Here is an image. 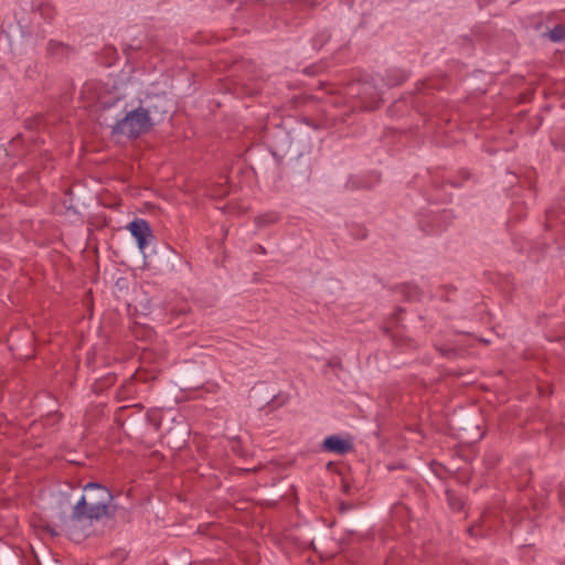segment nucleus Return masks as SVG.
<instances>
[{
  "instance_id": "f257e3e1",
  "label": "nucleus",
  "mask_w": 565,
  "mask_h": 565,
  "mask_svg": "<svg viewBox=\"0 0 565 565\" xmlns=\"http://www.w3.org/2000/svg\"><path fill=\"white\" fill-rule=\"evenodd\" d=\"M113 494L103 484L89 482L83 488L81 499L74 504L71 514L61 518L63 530L72 540H81L88 535L94 521L114 515Z\"/></svg>"
},
{
  "instance_id": "f03ea898",
  "label": "nucleus",
  "mask_w": 565,
  "mask_h": 565,
  "mask_svg": "<svg viewBox=\"0 0 565 565\" xmlns=\"http://www.w3.org/2000/svg\"><path fill=\"white\" fill-rule=\"evenodd\" d=\"M152 127L151 119H149L148 115L143 114V108L137 107L127 111L122 118L118 119L113 125L111 132L136 139L149 132Z\"/></svg>"
},
{
  "instance_id": "7ed1b4c3",
  "label": "nucleus",
  "mask_w": 565,
  "mask_h": 565,
  "mask_svg": "<svg viewBox=\"0 0 565 565\" xmlns=\"http://www.w3.org/2000/svg\"><path fill=\"white\" fill-rule=\"evenodd\" d=\"M168 100L163 95L147 96L146 99L140 102V108H143V114L148 115L151 119L152 126L160 121L163 115L168 111Z\"/></svg>"
},
{
  "instance_id": "20e7f679",
  "label": "nucleus",
  "mask_w": 565,
  "mask_h": 565,
  "mask_svg": "<svg viewBox=\"0 0 565 565\" xmlns=\"http://www.w3.org/2000/svg\"><path fill=\"white\" fill-rule=\"evenodd\" d=\"M361 103L362 107L366 110H373L380 107L381 104V88L376 85L374 79L365 81L361 84Z\"/></svg>"
},
{
  "instance_id": "39448f33",
  "label": "nucleus",
  "mask_w": 565,
  "mask_h": 565,
  "mask_svg": "<svg viewBox=\"0 0 565 565\" xmlns=\"http://www.w3.org/2000/svg\"><path fill=\"white\" fill-rule=\"evenodd\" d=\"M127 227L137 239L139 249L143 250L153 237L149 223L146 220L136 218Z\"/></svg>"
},
{
  "instance_id": "423d86ee",
  "label": "nucleus",
  "mask_w": 565,
  "mask_h": 565,
  "mask_svg": "<svg viewBox=\"0 0 565 565\" xmlns=\"http://www.w3.org/2000/svg\"><path fill=\"white\" fill-rule=\"evenodd\" d=\"M323 449L337 455H345L352 450V443L338 435H331L323 440Z\"/></svg>"
},
{
  "instance_id": "0eeeda50",
  "label": "nucleus",
  "mask_w": 565,
  "mask_h": 565,
  "mask_svg": "<svg viewBox=\"0 0 565 565\" xmlns=\"http://www.w3.org/2000/svg\"><path fill=\"white\" fill-rule=\"evenodd\" d=\"M30 11L33 18H40L45 22L53 20L55 15V9L53 4L47 0H35L30 4Z\"/></svg>"
},
{
  "instance_id": "6e6552de",
  "label": "nucleus",
  "mask_w": 565,
  "mask_h": 565,
  "mask_svg": "<svg viewBox=\"0 0 565 565\" xmlns=\"http://www.w3.org/2000/svg\"><path fill=\"white\" fill-rule=\"evenodd\" d=\"M72 47L63 42L51 40L46 45V54L56 62H62L70 57Z\"/></svg>"
},
{
  "instance_id": "1a4fd4ad",
  "label": "nucleus",
  "mask_w": 565,
  "mask_h": 565,
  "mask_svg": "<svg viewBox=\"0 0 565 565\" xmlns=\"http://www.w3.org/2000/svg\"><path fill=\"white\" fill-rule=\"evenodd\" d=\"M21 145H22V139H21V135H19L14 139H12V141L10 142V152L4 148H0V163L6 166L7 164L6 160L9 158L10 154H13L17 157L22 156V153L20 152Z\"/></svg>"
},
{
  "instance_id": "9d476101",
  "label": "nucleus",
  "mask_w": 565,
  "mask_h": 565,
  "mask_svg": "<svg viewBox=\"0 0 565 565\" xmlns=\"http://www.w3.org/2000/svg\"><path fill=\"white\" fill-rule=\"evenodd\" d=\"M407 78V74L399 71H390L386 75V78L381 79L384 82V85L392 87L397 86L404 83Z\"/></svg>"
},
{
  "instance_id": "9b49d317",
  "label": "nucleus",
  "mask_w": 565,
  "mask_h": 565,
  "mask_svg": "<svg viewBox=\"0 0 565 565\" xmlns=\"http://www.w3.org/2000/svg\"><path fill=\"white\" fill-rule=\"evenodd\" d=\"M544 35H546L552 42H562L565 40V25L557 24Z\"/></svg>"
},
{
  "instance_id": "f8f14e48",
  "label": "nucleus",
  "mask_w": 565,
  "mask_h": 565,
  "mask_svg": "<svg viewBox=\"0 0 565 565\" xmlns=\"http://www.w3.org/2000/svg\"><path fill=\"white\" fill-rule=\"evenodd\" d=\"M279 216L277 213L275 212H267V213H264L262 215H258L256 218H255V223L258 225V226H267L269 224H274L278 221Z\"/></svg>"
},
{
  "instance_id": "ddd939ff",
  "label": "nucleus",
  "mask_w": 565,
  "mask_h": 565,
  "mask_svg": "<svg viewBox=\"0 0 565 565\" xmlns=\"http://www.w3.org/2000/svg\"><path fill=\"white\" fill-rule=\"evenodd\" d=\"M330 33L327 30H323L321 32H318L312 38V46L315 50H320L323 47V45L330 40Z\"/></svg>"
},
{
  "instance_id": "4468645a",
  "label": "nucleus",
  "mask_w": 565,
  "mask_h": 565,
  "mask_svg": "<svg viewBox=\"0 0 565 565\" xmlns=\"http://www.w3.org/2000/svg\"><path fill=\"white\" fill-rule=\"evenodd\" d=\"M435 349L447 359H456L460 355V350L456 348L435 344Z\"/></svg>"
},
{
  "instance_id": "2eb2a0df",
  "label": "nucleus",
  "mask_w": 565,
  "mask_h": 565,
  "mask_svg": "<svg viewBox=\"0 0 565 565\" xmlns=\"http://www.w3.org/2000/svg\"><path fill=\"white\" fill-rule=\"evenodd\" d=\"M18 25L23 35H30L33 31L31 29L30 23L24 19V17H20V13H15Z\"/></svg>"
},
{
  "instance_id": "dca6fc26",
  "label": "nucleus",
  "mask_w": 565,
  "mask_h": 565,
  "mask_svg": "<svg viewBox=\"0 0 565 565\" xmlns=\"http://www.w3.org/2000/svg\"><path fill=\"white\" fill-rule=\"evenodd\" d=\"M403 292L408 300H415L419 298V289L416 286H404Z\"/></svg>"
},
{
  "instance_id": "f3484780",
  "label": "nucleus",
  "mask_w": 565,
  "mask_h": 565,
  "mask_svg": "<svg viewBox=\"0 0 565 565\" xmlns=\"http://www.w3.org/2000/svg\"><path fill=\"white\" fill-rule=\"evenodd\" d=\"M448 216H449V212H447V211H443L440 214L434 216L433 222H434V224L436 226V230H435L436 232L443 231V230L446 228L447 225L446 224H441L440 221L441 220L443 221L446 220V217H448Z\"/></svg>"
},
{
  "instance_id": "a211bd4d",
  "label": "nucleus",
  "mask_w": 565,
  "mask_h": 565,
  "mask_svg": "<svg viewBox=\"0 0 565 565\" xmlns=\"http://www.w3.org/2000/svg\"><path fill=\"white\" fill-rule=\"evenodd\" d=\"M288 399L289 396L287 394H278L269 402V405L273 408L280 407L285 405L288 402Z\"/></svg>"
},
{
  "instance_id": "6ab92c4d",
  "label": "nucleus",
  "mask_w": 565,
  "mask_h": 565,
  "mask_svg": "<svg viewBox=\"0 0 565 565\" xmlns=\"http://www.w3.org/2000/svg\"><path fill=\"white\" fill-rule=\"evenodd\" d=\"M40 75V66L38 63L30 64L25 68V76L28 78L34 79Z\"/></svg>"
},
{
  "instance_id": "aec40b11",
  "label": "nucleus",
  "mask_w": 565,
  "mask_h": 565,
  "mask_svg": "<svg viewBox=\"0 0 565 565\" xmlns=\"http://www.w3.org/2000/svg\"><path fill=\"white\" fill-rule=\"evenodd\" d=\"M352 236L358 239H363L366 237V231L363 226L353 225L351 230Z\"/></svg>"
},
{
  "instance_id": "412c9836",
  "label": "nucleus",
  "mask_w": 565,
  "mask_h": 565,
  "mask_svg": "<svg viewBox=\"0 0 565 565\" xmlns=\"http://www.w3.org/2000/svg\"><path fill=\"white\" fill-rule=\"evenodd\" d=\"M312 3H309L308 0H294L290 6L292 9H297L299 12L307 10L309 6Z\"/></svg>"
},
{
  "instance_id": "4be33fe9",
  "label": "nucleus",
  "mask_w": 565,
  "mask_h": 565,
  "mask_svg": "<svg viewBox=\"0 0 565 565\" xmlns=\"http://www.w3.org/2000/svg\"><path fill=\"white\" fill-rule=\"evenodd\" d=\"M559 501L565 507V487H562L558 492Z\"/></svg>"
},
{
  "instance_id": "5701e85b",
  "label": "nucleus",
  "mask_w": 565,
  "mask_h": 565,
  "mask_svg": "<svg viewBox=\"0 0 565 565\" xmlns=\"http://www.w3.org/2000/svg\"><path fill=\"white\" fill-rule=\"evenodd\" d=\"M393 337V342H396L397 345H403V342L404 340L401 339L399 341L396 340L395 335H392Z\"/></svg>"
},
{
  "instance_id": "b1692460",
  "label": "nucleus",
  "mask_w": 565,
  "mask_h": 565,
  "mask_svg": "<svg viewBox=\"0 0 565 565\" xmlns=\"http://www.w3.org/2000/svg\"><path fill=\"white\" fill-rule=\"evenodd\" d=\"M257 248H258V250H259L260 253H263V254L265 253V248H264L263 246H260V245H259Z\"/></svg>"
},
{
  "instance_id": "393cba45",
  "label": "nucleus",
  "mask_w": 565,
  "mask_h": 565,
  "mask_svg": "<svg viewBox=\"0 0 565 565\" xmlns=\"http://www.w3.org/2000/svg\"><path fill=\"white\" fill-rule=\"evenodd\" d=\"M557 431L559 430V433H563L565 430V428L563 426L558 427V428H555Z\"/></svg>"
},
{
  "instance_id": "a878e982",
  "label": "nucleus",
  "mask_w": 565,
  "mask_h": 565,
  "mask_svg": "<svg viewBox=\"0 0 565 565\" xmlns=\"http://www.w3.org/2000/svg\"><path fill=\"white\" fill-rule=\"evenodd\" d=\"M343 490H344L345 492H348V491H349V486H348L347 483H344V484H343Z\"/></svg>"
},
{
  "instance_id": "bb28decb",
  "label": "nucleus",
  "mask_w": 565,
  "mask_h": 565,
  "mask_svg": "<svg viewBox=\"0 0 565 565\" xmlns=\"http://www.w3.org/2000/svg\"><path fill=\"white\" fill-rule=\"evenodd\" d=\"M405 342H407V345H411L412 340L411 339H406Z\"/></svg>"
},
{
  "instance_id": "cd10ccee",
  "label": "nucleus",
  "mask_w": 565,
  "mask_h": 565,
  "mask_svg": "<svg viewBox=\"0 0 565 565\" xmlns=\"http://www.w3.org/2000/svg\"><path fill=\"white\" fill-rule=\"evenodd\" d=\"M42 121H43V118H40V122L38 124V126L42 125Z\"/></svg>"
},
{
  "instance_id": "c85d7f7f",
  "label": "nucleus",
  "mask_w": 565,
  "mask_h": 565,
  "mask_svg": "<svg viewBox=\"0 0 565 565\" xmlns=\"http://www.w3.org/2000/svg\"><path fill=\"white\" fill-rule=\"evenodd\" d=\"M363 186L364 188H371L372 185L371 184H364Z\"/></svg>"
},
{
  "instance_id": "c756f323",
  "label": "nucleus",
  "mask_w": 565,
  "mask_h": 565,
  "mask_svg": "<svg viewBox=\"0 0 565 565\" xmlns=\"http://www.w3.org/2000/svg\"><path fill=\"white\" fill-rule=\"evenodd\" d=\"M348 3H350L352 0H345Z\"/></svg>"
}]
</instances>
